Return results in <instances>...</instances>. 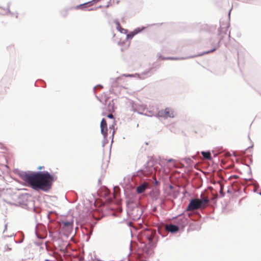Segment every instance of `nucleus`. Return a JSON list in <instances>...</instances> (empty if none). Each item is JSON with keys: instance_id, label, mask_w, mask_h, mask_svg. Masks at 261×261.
I'll list each match as a JSON object with an SVG mask.
<instances>
[{"instance_id": "9b49d317", "label": "nucleus", "mask_w": 261, "mask_h": 261, "mask_svg": "<svg viewBox=\"0 0 261 261\" xmlns=\"http://www.w3.org/2000/svg\"><path fill=\"white\" fill-rule=\"evenodd\" d=\"M201 154L205 159H207V160L211 159V154L210 152L202 151L201 152Z\"/></svg>"}, {"instance_id": "20e7f679", "label": "nucleus", "mask_w": 261, "mask_h": 261, "mask_svg": "<svg viewBox=\"0 0 261 261\" xmlns=\"http://www.w3.org/2000/svg\"><path fill=\"white\" fill-rule=\"evenodd\" d=\"M158 115L159 116L162 117L173 118L175 116V113L171 109L167 108L164 110L160 111L158 113Z\"/></svg>"}, {"instance_id": "4468645a", "label": "nucleus", "mask_w": 261, "mask_h": 261, "mask_svg": "<svg viewBox=\"0 0 261 261\" xmlns=\"http://www.w3.org/2000/svg\"><path fill=\"white\" fill-rule=\"evenodd\" d=\"M215 50V49L214 48V49H213V50H212L211 51H206L205 53L206 54L210 53H212V52L214 51Z\"/></svg>"}, {"instance_id": "ddd939ff", "label": "nucleus", "mask_w": 261, "mask_h": 261, "mask_svg": "<svg viewBox=\"0 0 261 261\" xmlns=\"http://www.w3.org/2000/svg\"><path fill=\"white\" fill-rule=\"evenodd\" d=\"M108 117L109 118H111V119L114 118V116H113V114H109L108 115Z\"/></svg>"}, {"instance_id": "f3484780", "label": "nucleus", "mask_w": 261, "mask_h": 261, "mask_svg": "<svg viewBox=\"0 0 261 261\" xmlns=\"http://www.w3.org/2000/svg\"><path fill=\"white\" fill-rule=\"evenodd\" d=\"M150 174V173L149 172V173H147L146 174L147 175H149Z\"/></svg>"}, {"instance_id": "423d86ee", "label": "nucleus", "mask_w": 261, "mask_h": 261, "mask_svg": "<svg viewBox=\"0 0 261 261\" xmlns=\"http://www.w3.org/2000/svg\"><path fill=\"white\" fill-rule=\"evenodd\" d=\"M100 129L101 134L106 137L108 134V127L106 120L105 119H102L101 121Z\"/></svg>"}, {"instance_id": "9d476101", "label": "nucleus", "mask_w": 261, "mask_h": 261, "mask_svg": "<svg viewBox=\"0 0 261 261\" xmlns=\"http://www.w3.org/2000/svg\"><path fill=\"white\" fill-rule=\"evenodd\" d=\"M141 30H139V29H138L137 30H135L134 32H131L129 34H127V38H132L134 35L140 32Z\"/></svg>"}, {"instance_id": "dca6fc26", "label": "nucleus", "mask_w": 261, "mask_h": 261, "mask_svg": "<svg viewBox=\"0 0 261 261\" xmlns=\"http://www.w3.org/2000/svg\"><path fill=\"white\" fill-rule=\"evenodd\" d=\"M125 76L128 77V76H132V75H125Z\"/></svg>"}, {"instance_id": "6e6552de", "label": "nucleus", "mask_w": 261, "mask_h": 261, "mask_svg": "<svg viewBox=\"0 0 261 261\" xmlns=\"http://www.w3.org/2000/svg\"><path fill=\"white\" fill-rule=\"evenodd\" d=\"M148 185L147 183L144 182V183L141 184V185H140L139 186H138L137 188V193H142V192H143L146 190L147 187H148Z\"/></svg>"}, {"instance_id": "1a4fd4ad", "label": "nucleus", "mask_w": 261, "mask_h": 261, "mask_svg": "<svg viewBox=\"0 0 261 261\" xmlns=\"http://www.w3.org/2000/svg\"><path fill=\"white\" fill-rule=\"evenodd\" d=\"M115 23L116 24V29L122 34H127V30L122 28L120 23L118 21H115Z\"/></svg>"}, {"instance_id": "f257e3e1", "label": "nucleus", "mask_w": 261, "mask_h": 261, "mask_svg": "<svg viewBox=\"0 0 261 261\" xmlns=\"http://www.w3.org/2000/svg\"><path fill=\"white\" fill-rule=\"evenodd\" d=\"M23 179L35 190H47L50 188L54 181V177L48 172L25 174L23 175Z\"/></svg>"}, {"instance_id": "39448f33", "label": "nucleus", "mask_w": 261, "mask_h": 261, "mask_svg": "<svg viewBox=\"0 0 261 261\" xmlns=\"http://www.w3.org/2000/svg\"><path fill=\"white\" fill-rule=\"evenodd\" d=\"M73 224V220L69 221H62L61 222V225L62 226L63 228L67 230L68 231H70L72 229Z\"/></svg>"}, {"instance_id": "0eeeda50", "label": "nucleus", "mask_w": 261, "mask_h": 261, "mask_svg": "<svg viewBox=\"0 0 261 261\" xmlns=\"http://www.w3.org/2000/svg\"><path fill=\"white\" fill-rule=\"evenodd\" d=\"M166 229L171 232H174L177 231L179 228L175 225L169 224L166 225Z\"/></svg>"}, {"instance_id": "f8f14e48", "label": "nucleus", "mask_w": 261, "mask_h": 261, "mask_svg": "<svg viewBox=\"0 0 261 261\" xmlns=\"http://www.w3.org/2000/svg\"><path fill=\"white\" fill-rule=\"evenodd\" d=\"M112 105L111 106V108H109V111H113L114 110V104H113V101H112ZM110 105H111V102H110L109 104V107H110Z\"/></svg>"}, {"instance_id": "7ed1b4c3", "label": "nucleus", "mask_w": 261, "mask_h": 261, "mask_svg": "<svg viewBox=\"0 0 261 261\" xmlns=\"http://www.w3.org/2000/svg\"><path fill=\"white\" fill-rule=\"evenodd\" d=\"M210 200L208 197H204L202 199L195 198L192 199L187 207V211H194L198 209H204L207 206Z\"/></svg>"}, {"instance_id": "6ab92c4d", "label": "nucleus", "mask_w": 261, "mask_h": 261, "mask_svg": "<svg viewBox=\"0 0 261 261\" xmlns=\"http://www.w3.org/2000/svg\"><path fill=\"white\" fill-rule=\"evenodd\" d=\"M141 261H146V260H141Z\"/></svg>"}, {"instance_id": "f03ea898", "label": "nucleus", "mask_w": 261, "mask_h": 261, "mask_svg": "<svg viewBox=\"0 0 261 261\" xmlns=\"http://www.w3.org/2000/svg\"><path fill=\"white\" fill-rule=\"evenodd\" d=\"M141 240L148 244L150 247L155 246L157 242L156 233L151 229H145L141 231L140 234Z\"/></svg>"}, {"instance_id": "2eb2a0df", "label": "nucleus", "mask_w": 261, "mask_h": 261, "mask_svg": "<svg viewBox=\"0 0 261 261\" xmlns=\"http://www.w3.org/2000/svg\"><path fill=\"white\" fill-rule=\"evenodd\" d=\"M220 186H221L220 193H221V194H222V193H223V188H222V186L221 185H220Z\"/></svg>"}, {"instance_id": "a211bd4d", "label": "nucleus", "mask_w": 261, "mask_h": 261, "mask_svg": "<svg viewBox=\"0 0 261 261\" xmlns=\"http://www.w3.org/2000/svg\"><path fill=\"white\" fill-rule=\"evenodd\" d=\"M41 169H42V167H41L39 168V169H40V170Z\"/></svg>"}]
</instances>
